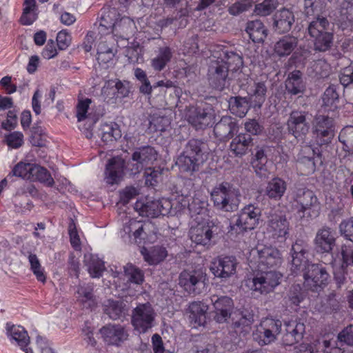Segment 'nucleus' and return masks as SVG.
Segmentation results:
<instances>
[{
    "instance_id": "obj_1",
    "label": "nucleus",
    "mask_w": 353,
    "mask_h": 353,
    "mask_svg": "<svg viewBox=\"0 0 353 353\" xmlns=\"http://www.w3.org/2000/svg\"><path fill=\"white\" fill-rule=\"evenodd\" d=\"M240 192L231 183L223 181L216 184L210 192L214 206L223 212H234L239 205Z\"/></svg>"
},
{
    "instance_id": "obj_2",
    "label": "nucleus",
    "mask_w": 353,
    "mask_h": 353,
    "mask_svg": "<svg viewBox=\"0 0 353 353\" xmlns=\"http://www.w3.org/2000/svg\"><path fill=\"white\" fill-rule=\"evenodd\" d=\"M205 143L199 139H190L185 145L182 154L177 159L176 164L179 168L187 172H193L199 170L204 161Z\"/></svg>"
},
{
    "instance_id": "obj_3",
    "label": "nucleus",
    "mask_w": 353,
    "mask_h": 353,
    "mask_svg": "<svg viewBox=\"0 0 353 353\" xmlns=\"http://www.w3.org/2000/svg\"><path fill=\"white\" fill-rule=\"evenodd\" d=\"M319 203L314 192L310 190H300L297 192L292 205V212L297 219L316 216L319 211Z\"/></svg>"
},
{
    "instance_id": "obj_4",
    "label": "nucleus",
    "mask_w": 353,
    "mask_h": 353,
    "mask_svg": "<svg viewBox=\"0 0 353 353\" xmlns=\"http://www.w3.org/2000/svg\"><path fill=\"white\" fill-rule=\"evenodd\" d=\"M188 123L196 130L212 127L216 121V112L213 107L204 103L196 107H190L186 113Z\"/></svg>"
},
{
    "instance_id": "obj_5",
    "label": "nucleus",
    "mask_w": 353,
    "mask_h": 353,
    "mask_svg": "<svg viewBox=\"0 0 353 353\" xmlns=\"http://www.w3.org/2000/svg\"><path fill=\"white\" fill-rule=\"evenodd\" d=\"M329 24L325 17L318 15L308 26V33L314 38L315 49L319 51H325L331 46L332 34L327 32Z\"/></svg>"
},
{
    "instance_id": "obj_6",
    "label": "nucleus",
    "mask_w": 353,
    "mask_h": 353,
    "mask_svg": "<svg viewBox=\"0 0 353 353\" xmlns=\"http://www.w3.org/2000/svg\"><path fill=\"white\" fill-rule=\"evenodd\" d=\"M282 323L279 319L266 318L256 326L253 333L254 339L261 345H269L275 341L281 333Z\"/></svg>"
},
{
    "instance_id": "obj_7",
    "label": "nucleus",
    "mask_w": 353,
    "mask_h": 353,
    "mask_svg": "<svg viewBox=\"0 0 353 353\" xmlns=\"http://www.w3.org/2000/svg\"><path fill=\"white\" fill-rule=\"evenodd\" d=\"M259 270H265L281 264V253L272 246H258L251 252Z\"/></svg>"
},
{
    "instance_id": "obj_8",
    "label": "nucleus",
    "mask_w": 353,
    "mask_h": 353,
    "mask_svg": "<svg viewBox=\"0 0 353 353\" xmlns=\"http://www.w3.org/2000/svg\"><path fill=\"white\" fill-rule=\"evenodd\" d=\"M132 159L133 161L141 164V167H145L143 174L145 185L148 187H153L154 168L152 165L154 161V149L150 146H144L139 148L133 153Z\"/></svg>"
},
{
    "instance_id": "obj_9",
    "label": "nucleus",
    "mask_w": 353,
    "mask_h": 353,
    "mask_svg": "<svg viewBox=\"0 0 353 353\" xmlns=\"http://www.w3.org/2000/svg\"><path fill=\"white\" fill-rule=\"evenodd\" d=\"M305 111H292L287 121V129L297 140H303L310 128V118Z\"/></svg>"
},
{
    "instance_id": "obj_10",
    "label": "nucleus",
    "mask_w": 353,
    "mask_h": 353,
    "mask_svg": "<svg viewBox=\"0 0 353 353\" xmlns=\"http://www.w3.org/2000/svg\"><path fill=\"white\" fill-rule=\"evenodd\" d=\"M282 275L273 270H259L252 279L251 289L260 294H268L280 284Z\"/></svg>"
},
{
    "instance_id": "obj_11",
    "label": "nucleus",
    "mask_w": 353,
    "mask_h": 353,
    "mask_svg": "<svg viewBox=\"0 0 353 353\" xmlns=\"http://www.w3.org/2000/svg\"><path fill=\"white\" fill-rule=\"evenodd\" d=\"M103 341L108 345L121 347L130 336V330L119 323H108L99 330Z\"/></svg>"
},
{
    "instance_id": "obj_12",
    "label": "nucleus",
    "mask_w": 353,
    "mask_h": 353,
    "mask_svg": "<svg viewBox=\"0 0 353 353\" xmlns=\"http://www.w3.org/2000/svg\"><path fill=\"white\" fill-rule=\"evenodd\" d=\"M205 274L201 270H184L179 278V284L190 294H199L205 288Z\"/></svg>"
},
{
    "instance_id": "obj_13",
    "label": "nucleus",
    "mask_w": 353,
    "mask_h": 353,
    "mask_svg": "<svg viewBox=\"0 0 353 353\" xmlns=\"http://www.w3.org/2000/svg\"><path fill=\"white\" fill-rule=\"evenodd\" d=\"M154 319V310L150 304L139 305L132 311V325L140 334L145 333L152 327Z\"/></svg>"
},
{
    "instance_id": "obj_14",
    "label": "nucleus",
    "mask_w": 353,
    "mask_h": 353,
    "mask_svg": "<svg viewBox=\"0 0 353 353\" xmlns=\"http://www.w3.org/2000/svg\"><path fill=\"white\" fill-rule=\"evenodd\" d=\"M328 277V273L321 265L311 263L303 272L304 286L312 291H317L326 284Z\"/></svg>"
},
{
    "instance_id": "obj_15",
    "label": "nucleus",
    "mask_w": 353,
    "mask_h": 353,
    "mask_svg": "<svg viewBox=\"0 0 353 353\" xmlns=\"http://www.w3.org/2000/svg\"><path fill=\"white\" fill-rule=\"evenodd\" d=\"M261 215V210L259 207L252 204L246 205L238 214L236 223L232 228L236 226L241 231L253 230L259 224Z\"/></svg>"
},
{
    "instance_id": "obj_16",
    "label": "nucleus",
    "mask_w": 353,
    "mask_h": 353,
    "mask_svg": "<svg viewBox=\"0 0 353 353\" xmlns=\"http://www.w3.org/2000/svg\"><path fill=\"white\" fill-rule=\"evenodd\" d=\"M292 263L290 270L294 275L305 272L309 265L308 250L302 241H296L291 249Z\"/></svg>"
},
{
    "instance_id": "obj_17",
    "label": "nucleus",
    "mask_w": 353,
    "mask_h": 353,
    "mask_svg": "<svg viewBox=\"0 0 353 353\" xmlns=\"http://www.w3.org/2000/svg\"><path fill=\"white\" fill-rule=\"evenodd\" d=\"M312 132L321 145L330 142L334 135L333 119L327 116H316L312 124Z\"/></svg>"
},
{
    "instance_id": "obj_18",
    "label": "nucleus",
    "mask_w": 353,
    "mask_h": 353,
    "mask_svg": "<svg viewBox=\"0 0 353 353\" xmlns=\"http://www.w3.org/2000/svg\"><path fill=\"white\" fill-rule=\"evenodd\" d=\"M237 264L234 256L218 257L212 261L210 269L216 277L225 280L235 274Z\"/></svg>"
},
{
    "instance_id": "obj_19",
    "label": "nucleus",
    "mask_w": 353,
    "mask_h": 353,
    "mask_svg": "<svg viewBox=\"0 0 353 353\" xmlns=\"http://www.w3.org/2000/svg\"><path fill=\"white\" fill-rule=\"evenodd\" d=\"M125 161L119 157H114L109 159L105 170V180L108 184L119 183L123 179L124 174Z\"/></svg>"
},
{
    "instance_id": "obj_20",
    "label": "nucleus",
    "mask_w": 353,
    "mask_h": 353,
    "mask_svg": "<svg viewBox=\"0 0 353 353\" xmlns=\"http://www.w3.org/2000/svg\"><path fill=\"white\" fill-rule=\"evenodd\" d=\"M238 131V124L234 119L230 116H224L214 127L215 137L219 141H225L232 138Z\"/></svg>"
},
{
    "instance_id": "obj_21",
    "label": "nucleus",
    "mask_w": 353,
    "mask_h": 353,
    "mask_svg": "<svg viewBox=\"0 0 353 353\" xmlns=\"http://www.w3.org/2000/svg\"><path fill=\"white\" fill-rule=\"evenodd\" d=\"M228 75V67L220 61L212 63L208 70L210 84L218 90H223L225 86Z\"/></svg>"
},
{
    "instance_id": "obj_22",
    "label": "nucleus",
    "mask_w": 353,
    "mask_h": 353,
    "mask_svg": "<svg viewBox=\"0 0 353 353\" xmlns=\"http://www.w3.org/2000/svg\"><path fill=\"white\" fill-rule=\"evenodd\" d=\"M285 333L282 336L283 343L292 345L302 339L305 332V325L296 321L285 322Z\"/></svg>"
},
{
    "instance_id": "obj_23",
    "label": "nucleus",
    "mask_w": 353,
    "mask_h": 353,
    "mask_svg": "<svg viewBox=\"0 0 353 353\" xmlns=\"http://www.w3.org/2000/svg\"><path fill=\"white\" fill-rule=\"evenodd\" d=\"M212 235V228L209 224L198 223L195 226H192L189 231L191 241L196 245H210Z\"/></svg>"
},
{
    "instance_id": "obj_24",
    "label": "nucleus",
    "mask_w": 353,
    "mask_h": 353,
    "mask_svg": "<svg viewBox=\"0 0 353 353\" xmlns=\"http://www.w3.org/2000/svg\"><path fill=\"white\" fill-rule=\"evenodd\" d=\"M6 330L10 339L14 341L23 351L26 353H33L32 348L27 347L30 343V337L23 327L8 323Z\"/></svg>"
},
{
    "instance_id": "obj_25",
    "label": "nucleus",
    "mask_w": 353,
    "mask_h": 353,
    "mask_svg": "<svg viewBox=\"0 0 353 353\" xmlns=\"http://www.w3.org/2000/svg\"><path fill=\"white\" fill-rule=\"evenodd\" d=\"M269 231L274 238H285L288 234L289 223L285 216L273 214L268 219Z\"/></svg>"
},
{
    "instance_id": "obj_26",
    "label": "nucleus",
    "mask_w": 353,
    "mask_h": 353,
    "mask_svg": "<svg viewBox=\"0 0 353 353\" xmlns=\"http://www.w3.org/2000/svg\"><path fill=\"white\" fill-rule=\"evenodd\" d=\"M335 244L333 231L327 227L319 230L315 238L316 249L320 252H330Z\"/></svg>"
},
{
    "instance_id": "obj_27",
    "label": "nucleus",
    "mask_w": 353,
    "mask_h": 353,
    "mask_svg": "<svg viewBox=\"0 0 353 353\" xmlns=\"http://www.w3.org/2000/svg\"><path fill=\"white\" fill-rule=\"evenodd\" d=\"M253 146V139L250 134L241 133L230 143V149L233 154L241 157L248 153Z\"/></svg>"
},
{
    "instance_id": "obj_28",
    "label": "nucleus",
    "mask_w": 353,
    "mask_h": 353,
    "mask_svg": "<svg viewBox=\"0 0 353 353\" xmlns=\"http://www.w3.org/2000/svg\"><path fill=\"white\" fill-rule=\"evenodd\" d=\"M135 30L134 21L130 17H123L117 21L110 32L117 38L128 40L134 34Z\"/></svg>"
},
{
    "instance_id": "obj_29",
    "label": "nucleus",
    "mask_w": 353,
    "mask_h": 353,
    "mask_svg": "<svg viewBox=\"0 0 353 353\" xmlns=\"http://www.w3.org/2000/svg\"><path fill=\"white\" fill-rule=\"evenodd\" d=\"M119 13L114 8H105L101 10L99 31L101 34L110 33L114 24L119 20Z\"/></svg>"
},
{
    "instance_id": "obj_30",
    "label": "nucleus",
    "mask_w": 353,
    "mask_h": 353,
    "mask_svg": "<svg viewBox=\"0 0 353 353\" xmlns=\"http://www.w3.org/2000/svg\"><path fill=\"white\" fill-rule=\"evenodd\" d=\"M294 22V14L288 9H281L274 15V27L279 34L290 31Z\"/></svg>"
},
{
    "instance_id": "obj_31",
    "label": "nucleus",
    "mask_w": 353,
    "mask_h": 353,
    "mask_svg": "<svg viewBox=\"0 0 353 353\" xmlns=\"http://www.w3.org/2000/svg\"><path fill=\"white\" fill-rule=\"evenodd\" d=\"M299 39L297 37L288 34L281 37L274 45V52L279 57L290 55L297 47Z\"/></svg>"
},
{
    "instance_id": "obj_32",
    "label": "nucleus",
    "mask_w": 353,
    "mask_h": 353,
    "mask_svg": "<svg viewBox=\"0 0 353 353\" xmlns=\"http://www.w3.org/2000/svg\"><path fill=\"white\" fill-rule=\"evenodd\" d=\"M268 91L264 82H254L248 91L250 103L254 108H261L266 99Z\"/></svg>"
},
{
    "instance_id": "obj_33",
    "label": "nucleus",
    "mask_w": 353,
    "mask_h": 353,
    "mask_svg": "<svg viewBox=\"0 0 353 353\" xmlns=\"http://www.w3.org/2000/svg\"><path fill=\"white\" fill-rule=\"evenodd\" d=\"M286 190V182L281 178L275 177L268 183L265 194L271 199L279 201L283 197Z\"/></svg>"
},
{
    "instance_id": "obj_34",
    "label": "nucleus",
    "mask_w": 353,
    "mask_h": 353,
    "mask_svg": "<svg viewBox=\"0 0 353 353\" xmlns=\"http://www.w3.org/2000/svg\"><path fill=\"white\" fill-rule=\"evenodd\" d=\"M125 307L123 301L113 299H108L103 303L104 313L112 320L119 319L125 315Z\"/></svg>"
},
{
    "instance_id": "obj_35",
    "label": "nucleus",
    "mask_w": 353,
    "mask_h": 353,
    "mask_svg": "<svg viewBox=\"0 0 353 353\" xmlns=\"http://www.w3.org/2000/svg\"><path fill=\"white\" fill-rule=\"evenodd\" d=\"M240 317L232 323V327L236 334L245 336L251 330L254 322V315L250 312H241Z\"/></svg>"
},
{
    "instance_id": "obj_36",
    "label": "nucleus",
    "mask_w": 353,
    "mask_h": 353,
    "mask_svg": "<svg viewBox=\"0 0 353 353\" xmlns=\"http://www.w3.org/2000/svg\"><path fill=\"white\" fill-rule=\"evenodd\" d=\"M245 31L254 43L263 42L267 36V30L260 20L248 22Z\"/></svg>"
},
{
    "instance_id": "obj_37",
    "label": "nucleus",
    "mask_w": 353,
    "mask_h": 353,
    "mask_svg": "<svg viewBox=\"0 0 353 353\" xmlns=\"http://www.w3.org/2000/svg\"><path fill=\"white\" fill-rule=\"evenodd\" d=\"M84 263L92 277L99 278L105 270L103 262L97 256L91 253L84 254Z\"/></svg>"
},
{
    "instance_id": "obj_38",
    "label": "nucleus",
    "mask_w": 353,
    "mask_h": 353,
    "mask_svg": "<svg viewBox=\"0 0 353 353\" xmlns=\"http://www.w3.org/2000/svg\"><path fill=\"white\" fill-rule=\"evenodd\" d=\"M285 88L289 93L294 95L303 92L305 85L299 70H295L289 74L285 81Z\"/></svg>"
},
{
    "instance_id": "obj_39",
    "label": "nucleus",
    "mask_w": 353,
    "mask_h": 353,
    "mask_svg": "<svg viewBox=\"0 0 353 353\" xmlns=\"http://www.w3.org/2000/svg\"><path fill=\"white\" fill-rule=\"evenodd\" d=\"M190 318L198 325H203L206 321V312L208 310V305L198 301L193 302L189 306Z\"/></svg>"
},
{
    "instance_id": "obj_40",
    "label": "nucleus",
    "mask_w": 353,
    "mask_h": 353,
    "mask_svg": "<svg viewBox=\"0 0 353 353\" xmlns=\"http://www.w3.org/2000/svg\"><path fill=\"white\" fill-rule=\"evenodd\" d=\"M228 103L231 113L240 118L245 117L250 109V104L246 98L231 97Z\"/></svg>"
},
{
    "instance_id": "obj_41",
    "label": "nucleus",
    "mask_w": 353,
    "mask_h": 353,
    "mask_svg": "<svg viewBox=\"0 0 353 353\" xmlns=\"http://www.w3.org/2000/svg\"><path fill=\"white\" fill-rule=\"evenodd\" d=\"M99 131L101 140L105 143L117 141L121 137V132L115 123L103 124Z\"/></svg>"
},
{
    "instance_id": "obj_42",
    "label": "nucleus",
    "mask_w": 353,
    "mask_h": 353,
    "mask_svg": "<svg viewBox=\"0 0 353 353\" xmlns=\"http://www.w3.org/2000/svg\"><path fill=\"white\" fill-rule=\"evenodd\" d=\"M24 8L22 15L20 18V22L22 25L30 26L37 19V10L35 0H24Z\"/></svg>"
},
{
    "instance_id": "obj_43",
    "label": "nucleus",
    "mask_w": 353,
    "mask_h": 353,
    "mask_svg": "<svg viewBox=\"0 0 353 353\" xmlns=\"http://www.w3.org/2000/svg\"><path fill=\"white\" fill-rule=\"evenodd\" d=\"M146 223L142 224L139 221L130 220L128 224H125L123 227L125 233L130 235L132 233L135 243H141V240L144 239L143 234H145Z\"/></svg>"
},
{
    "instance_id": "obj_44",
    "label": "nucleus",
    "mask_w": 353,
    "mask_h": 353,
    "mask_svg": "<svg viewBox=\"0 0 353 353\" xmlns=\"http://www.w3.org/2000/svg\"><path fill=\"white\" fill-rule=\"evenodd\" d=\"M300 351L303 353H330L331 342L318 340L312 344L303 343L300 346Z\"/></svg>"
},
{
    "instance_id": "obj_45",
    "label": "nucleus",
    "mask_w": 353,
    "mask_h": 353,
    "mask_svg": "<svg viewBox=\"0 0 353 353\" xmlns=\"http://www.w3.org/2000/svg\"><path fill=\"white\" fill-rule=\"evenodd\" d=\"M77 292L79 294V298L84 307L92 308L96 305L95 299L93 295V287L92 285L87 284L79 285Z\"/></svg>"
},
{
    "instance_id": "obj_46",
    "label": "nucleus",
    "mask_w": 353,
    "mask_h": 353,
    "mask_svg": "<svg viewBox=\"0 0 353 353\" xmlns=\"http://www.w3.org/2000/svg\"><path fill=\"white\" fill-rule=\"evenodd\" d=\"M221 63H224L228 67V71L236 70L243 65L242 57L233 51L225 50L223 52Z\"/></svg>"
},
{
    "instance_id": "obj_47",
    "label": "nucleus",
    "mask_w": 353,
    "mask_h": 353,
    "mask_svg": "<svg viewBox=\"0 0 353 353\" xmlns=\"http://www.w3.org/2000/svg\"><path fill=\"white\" fill-rule=\"evenodd\" d=\"M30 181H38L41 183H46L50 187L52 186L54 183V179L47 169L37 164H33L32 178L30 179Z\"/></svg>"
},
{
    "instance_id": "obj_48",
    "label": "nucleus",
    "mask_w": 353,
    "mask_h": 353,
    "mask_svg": "<svg viewBox=\"0 0 353 353\" xmlns=\"http://www.w3.org/2000/svg\"><path fill=\"white\" fill-rule=\"evenodd\" d=\"M115 55L113 48L107 41H101L97 47V60L99 63H108L113 60Z\"/></svg>"
},
{
    "instance_id": "obj_49",
    "label": "nucleus",
    "mask_w": 353,
    "mask_h": 353,
    "mask_svg": "<svg viewBox=\"0 0 353 353\" xmlns=\"http://www.w3.org/2000/svg\"><path fill=\"white\" fill-rule=\"evenodd\" d=\"M339 102V95L336 92L334 85H330L324 92L323 96V105L327 107L329 110H334L338 107Z\"/></svg>"
},
{
    "instance_id": "obj_50",
    "label": "nucleus",
    "mask_w": 353,
    "mask_h": 353,
    "mask_svg": "<svg viewBox=\"0 0 353 353\" xmlns=\"http://www.w3.org/2000/svg\"><path fill=\"white\" fill-rule=\"evenodd\" d=\"M135 79L140 83L139 91L143 94H151L152 86L149 81L146 72L140 68L133 69Z\"/></svg>"
},
{
    "instance_id": "obj_51",
    "label": "nucleus",
    "mask_w": 353,
    "mask_h": 353,
    "mask_svg": "<svg viewBox=\"0 0 353 353\" xmlns=\"http://www.w3.org/2000/svg\"><path fill=\"white\" fill-rule=\"evenodd\" d=\"M134 210L141 216L150 219H154V203L153 201L148 202L143 200H138L134 204Z\"/></svg>"
},
{
    "instance_id": "obj_52",
    "label": "nucleus",
    "mask_w": 353,
    "mask_h": 353,
    "mask_svg": "<svg viewBox=\"0 0 353 353\" xmlns=\"http://www.w3.org/2000/svg\"><path fill=\"white\" fill-rule=\"evenodd\" d=\"M32 163L19 162L12 169V175L30 181L32 178Z\"/></svg>"
},
{
    "instance_id": "obj_53",
    "label": "nucleus",
    "mask_w": 353,
    "mask_h": 353,
    "mask_svg": "<svg viewBox=\"0 0 353 353\" xmlns=\"http://www.w3.org/2000/svg\"><path fill=\"white\" fill-rule=\"evenodd\" d=\"M316 157H298L297 162L300 170L303 175H309L315 171Z\"/></svg>"
},
{
    "instance_id": "obj_54",
    "label": "nucleus",
    "mask_w": 353,
    "mask_h": 353,
    "mask_svg": "<svg viewBox=\"0 0 353 353\" xmlns=\"http://www.w3.org/2000/svg\"><path fill=\"white\" fill-rule=\"evenodd\" d=\"M278 4L277 0H264L255 6L254 12L263 17L270 15L277 8Z\"/></svg>"
},
{
    "instance_id": "obj_55",
    "label": "nucleus",
    "mask_w": 353,
    "mask_h": 353,
    "mask_svg": "<svg viewBox=\"0 0 353 353\" xmlns=\"http://www.w3.org/2000/svg\"><path fill=\"white\" fill-rule=\"evenodd\" d=\"M124 272L128 281L135 284H141L143 281V274L141 270L132 264H127L124 267Z\"/></svg>"
},
{
    "instance_id": "obj_56",
    "label": "nucleus",
    "mask_w": 353,
    "mask_h": 353,
    "mask_svg": "<svg viewBox=\"0 0 353 353\" xmlns=\"http://www.w3.org/2000/svg\"><path fill=\"white\" fill-rule=\"evenodd\" d=\"M339 140L348 151L353 152V126H346L339 133Z\"/></svg>"
},
{
    "instance_id": "obj_57",
    "label": "nucleus",
    "mask_w": 353,
    "mask_h": 353,
    "mask_svg": "<svg viewBox=\"0 0 353 353\" xmlns=\"http://www.w3.org/2000/svg\"><path fill=\"white\" fill-rule=\"evenodd\" d=\"M172 52L168 47L159 49L157 57H156V70H161L165 65L170 61Z\"/></svg>"
},
{
    "instance_id": "obj_58",
    "label": "nucleus",
    "mask_w": 353,
    "mask_h": 353,
    "mask_svg": "<svg viewBox=\"0 0 353 353\" xmlns=\"http://www.w3.org/2000/svg\"><path fill=\"white\" fill-rule=\"evenodd\" d=\"M28 261L30 264L31 270L34 274L36 276L38 281L44 282L46 281V276L43 274V270L40 262L34 254H30L28 256Z\"/></svg>"
},
{
    "instance_id": "obj_59",
    "label": "nucleus",
    "mask_w": 353,
    "mask_h": 353,
    "mask_svg": "<svg viewBox=\"0 0 353 353\" xmlns=\"http://www.w3.org/2000/svg\"><path fill=\"white\" fill-rule=\"evenodd\" d=\"M212 302L213 303L214 310L216 311H223L224 309L232 310L233 301L228 296L218 297L216 295L212 296Z\"/></svg>"
},
{
    "instance_id": "obj_60",
    "label": "nucleus",
    "mask_w": 353,
    "mask_h": 353,
    "mask_svg": "<svg viewBox=\"0 0 353 353\" xmlns=\"http://www.w3.org/2000/svg\"><path fill=\"white\" fill-rule=\"evenodd\" d=\"M339 231L346 239L353 242V217L343 220L339 225Z\"/></svg>"
},
{
    "instance_id": "obj_61",
    "label": "nucleus",
    "mask_w": 353,
    "mask_h": 353,
    "mask_svg": "<svg viewBox=\"0 0 353 353\" xmlns=\"http://www.w3.org/2000/svg\"><path fill=\"white\" fill-rule=\"evenodd\" d=\"M289 300L294 305H298L303 300L302 288L299 284L293 285L288 294Z\"/></svg>"
},
{
    "instance_id": "obj_62",
    "label": "nucleus",
    "mask_w": 353,
    "mask_h": 353,
    "mask_svg": "<svg viewBox=\"0 0 353 353\" xmlns=\"http://www.w3.org/2000/svg\"><path fill=\"white\" fill-rule=\"evenodd\" d=\"M91 102V99L88 98L79 101L77 105V117L78 121H82L86 118L87 112Z\"/></svg>"
},
{
    "instance_id": "obj_63",
    "label": "nucleus",
    "mask_w": 353,
    "mask_h": 353,
    "mask_svg": "<svg viewBox=\"0 0 353 353\" xmlns=\"http://www.w3.org/2000/svg\"><path fill=\"white\" fill-rule=\"evenodd\" d=\"M23 135L21 132H14L6 137L8 145L12 148H18L23 144Z\"/></svg>"
},
{
    "instance_id": "obj_64",
    "label": "nucleus",
    "mask_w": 353,
    "mask_h": 353,
    "mask_svg": "<svg viewBox=\"0 0 353 353\" xmlns=\"http://www.w3.org/2000/svg\"><path fill=\"white\" fill-rule=\"evenodd\" d=\"M338 339L347 345L353 346V325L345 327L339 334Z\"/></svg>"
}]
</instances>
